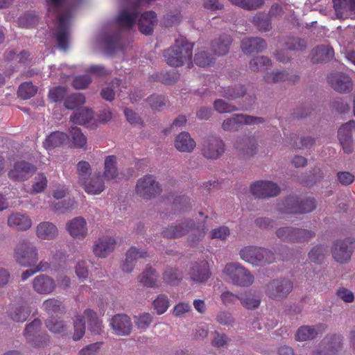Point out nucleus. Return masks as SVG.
Returning a JSON list of instances; mask_svg holds the SVG:
<instances>
[{"label": "nucleus", "mask_w": 355, "mask_h": 355, "mask_svg": "<svg viewBox=\"0 0 355 355\" xmlns=\"http://www.w3.org/2000/svg\"><path fill=\"white\" fill-rule=\"evenodd\" d=\"M8 225L18 231H26L32 226V220L26 214L16 212L10 214L8 218Z\"/></svg>", "instance_id": "cd10ccee"}, {"label": "nucleus", "mask_w": 355, "mask_h": 355, "mask_svg": "<svg viewBox=\"0 0 355 355\" xmlns=\"http://www.w3.org/2000/svg\"><path fill=\"white\" fill-rule=\"evenodd\" d=\"M116 241L113 237L103 236L96 241L94 247V254L101 258L106 257L114 249Z\"/></svg>", "instance_id": "5701e85b"}, {"label": "nucleus", "mask_w": 355, "mask_h": 355, "mask_svg": "<svg viewBox=\"0 0 355 355\" xmlns=\"http://www.w3.org/2000/svg\"><path fill=\"white\" fill-rule=\"evenodd\" d=\"M118 175L116 157L114 155L106 157L103 176L106 180H113Z\"/></svg>", "instance_id": "c03bdc74"}, {"label": "nucleus", "mask_w": 355, "mask_h": 355, "mask_svg": "<svg viewBox=\"0 0 355 355\" xmlns=\"http://www.w3.org/2000/svg\"><path fill=\"white\" fill-rule=\"evenodd\" d=\"M182 277V273L175 268L167 269L163 274L164 280L170 284H178Z\"/></svg>", "instance_id": "052dcab7"}, {"label": "nucleus", "mask_w": 355, "mask_h": 355, "mask_svg": "<svg viewBox=\"0 0 355 355\" xmlns=\"http://www.w3.org/2000/svg\"><path fill=\"white\" fill-rule=\"evenodd\" d=\"M202 154L207 159H216L225 151V144L216 137H209L202 144Z\"/></svg>", "instance_id": "dca6fc26"}, {"label": "nucleus", "mask_w": 355, "mask_h": 355, "mask_svg": "<svg viewBox=\"0 0 355 355\" xmlns=\"http://www.w3.org/2000/svg\"><path fill=\"white\" fill-rule=\"evenodd\" d=\"M135 190L136 193L144 199L155 197L162 192L159 183L152 175H146L139 179Z\"/></svg>", "instance_id": "9d476101"}, {"label": "nucleus", "mask_w": 355, "mask_h": 355, "mask_svg": "<svg viewBox=\"0 0 355 355\" xmlns=\"http://www.w3.org/2000/svg\"><path fill=\"white\" fill-rule=\"evenodd\" d=\"M189 273L191 279L198 283L207 282L211 275L209 263L205 260L193 263Z\"/></svg>", "instance_id": "a878e982"}, {"label": "nucleus", "mask_w": 355, "mask_h": 355, "mask_svg": "<svg viewBox=\"0 0 355 355\" xmlns=\"http://www.w3.org/2000/svg\"><path fill=\"white\" fill-rule=\"evenodd\" d=\"M33 288L38 294L48 295L54 291L56 287L55 280L46 275L36 276L33 280Z\"/></svg>", "instance_id": "412c9836"}, {"label": "nucleus", "mask_w": 355, "mask_h": 355, "mask_svg": "<svg viewBox=\"0 0 355 355\" xmlns=\"http://www.w3.org/2000/svg\"><path fill=\"white\" fill-rule=\"evenodd\" d=\"M283 204L284 207L280 208L281 212L288 214L310 213L316 208V202L313 198H308L299 202L296 197L290 196Z\"/></svg>", "instance_id": "6e6552de"}, {"label": "nucleus", "mask_w": 355, "mask_h": 355, "mask_svg": "<svg viewBox=\"0 0 355 355\" xmlns=\"http://www.w3.org/2000/svg\"><path fill=\"white\" fill-rule=\"evenodd\" d=\"M343 338L340 335L332 334L322 340L323 349L314 350L311 355H334L342 347Z\"/></svg>", "instance_id": "a211bd4d"}, {"label": "nucleus", "mask_w": 355, "mask_h": 355, "mask_svg": "<svg viewBox=\"0 0 355 355\" xmlns=\"http://www.w3.org/2000/svg\"><path fill=\"white\" fill-rule=\"evenodd\" d=\"M31 312L30 307L24 302L10 304L7 310L8 316L17 322H25Z\"/></svg>", "instance_id": "4be33fe9"}, {"label": "nucleus", "mask_w": 355, "mask_h": 355, "mask_svg": "<svg viewBox=\"0 0 355 355\" xmlns=\"http://www.w3.org/2000/svg\"><path fill=\"white\" fill-rule=\"evenodd\" d=\"M193 46V43L189 42L186 37L180 36L175 40L172 46L164 51L166 62L174 67L182 66L185 63L191 65Z\"/></svg>", "instance_id": "f257e3e1"}, {"label": "nucleus", "mask_w": 355, "mask_h": 355, "mask_svg": "<svg viewBox=\"0 0 355 355\" xmlns=\"http://www.w3.org/2000/svg\"><path fill=\"white\" fill-rule=\"evenodd\" d=\"M140 1L132 6L130 10H123L117 17L116 21L121 28L130 30L136 23L139 15Z\"/></svg>", "instance_id": "6ab92c4d"}, {"label": "nucleus", "mask_w": 355, "mask_h": 355, "mask_svg": "<svg viewBox=\"0 0 355 355\" xmlns=\"http://www.w3.org/2000/svg\"><path fill=\"white\" fill-rule=\"evenodd\" d=\"M234 146L242 156H252L256 153L257 149V144L254 137H238Z\"/></svg>", "instance_id": "b1692460"}, {"label": "nucleus", "mask_w": 355, "mask_h": 355, "mask_svg": "<svg viewBox=\"0 0 355 355\" xmlns=\"http://www.w3.org/2000/svg\"><path fill=\"white\" fill-rule=\"evenodd\" d=\"M14 257L19 265L25 267L34 266L39 259L37 248L27 240L19 243Z\"/></svg>", "instance_id": "423d86ee"}, {"label": "nucleus", "mask_w": 355, "mask_h": 355, "mask_svg": "<svg viewBox=\"0 0 355 355\" xmlns=\"http://www.w3.org/2000/svg\"><path fill=\"white\" fill-rule=\"evenodd\" d=\"M214 107L219 113H230L237 110L235 105L230 104L223 99H217L214 101Z\"/></svg>", "instance_id": "e2e57ef3"}, {"label": "nucleus", "mask_w": 355, "mask_h": 355, "mask_svg": "<svg viewBox=\"0 0 355 355\" xmlns=\"http://www.w3.org/2000/svg\"><path fill=\"white\" fill-rule=\"evenodd\" d=\"M86 193L90 195H98L105 189L104 182L100 175L91 178L89 182H82Z\"/></svg>", "instance_id": "a19ab883"}, {"label": "nucleus", "mask_w": 355, "mask_h": 355, "mask_svg": "<svg viewBox=\"0 0 355 355\" xmlns=\"http://www.w3.org/2000/svg\"><path fill=\"white\" fill-rule=\"evenodd\" d=\"M223 272L234 284L239 286H250L254 282V276L251 272L239 263L226 264Z\"/></svg>", "instance_id": "39448f33"}, {"label": "nucleus", "mask_w": 355, "mask_h": 355, "mask_svg": "<svg viewBox=\"0 0 355 355\" xmlns=\"http://www.w3.org/2000/svg\"><path fill=\"white\" fill-rule=\"evenodd\" d=\"M36 234L41 239H52L58 234V229L50 222H42L37 225Z\"/></svg>", "instance_id": "58836bf2"}, {"label": "nucleus", "mask_w": 355, "mask_h": 355, "mask_svg": "<svg viewBox=\"0 0 355 355\" xmlns=\"http://www.w3.org/2000/svg\"><path fill=\"white\" fill-rule=\"evenodd\" d=\"M61 304V302L58 299L49 298L43 302L42 308L49 315L53 316L54 313L60 311Z\"/></svg>", "instance_id": "864d4df0"}, {"label": "nucleus", "mask_w": 355, "mask_h": 355, "mask_svg": "<svg viewBox=\"0 0 355 355\" xmlns=\"http://www.w3.org/2000/svg\"><path fill=\"white\" fill-rule=\"evenodd\" d=\"M334 8L338 17H347L355 14V0H332Z\"/></svg>", "instance_id": "72a5a7b5"}, {"label": "nucleus", "mask_w": 355, "mask_h": 355, "mask_svg": "<svg viewBox=\"0 0 355 355\" xmlns=\"http://www.w3.org/2000/svg\"><path fill=\"white\" fill-rule=\"evenodd\" d=\"M327 82L334 90L340 93H349L353 89L351 78L341 72L330 73L327 76Z\"/></svg>", "instance_id": "f3484780"}, {"label": "nucleus", "mask_w": 355, "mask_h": 355, "mask_svg": "<svg viewBox=\"0 0 355 355\" xmlns=\"http://www.w3.org/2000/svg\"><path fill=\"white\" fill-rule=\"evenodd\" d=\"M67 229L70 235L76 239L83 240L87 234V222L83 217H76L68 223Z\"/></svg>", "instance_id": "bb28decb"}, {"label": "nucleus", "mask_w": 355, "mask_h": 355, "mask_svg": "<svg viewBox=\"0 0 355 355\" xmlns=\"http://www.w3.org/2000/svg\"><path fill=\"white\" fill-rule=\"evenodd\" d=\"M241 259L252 265L259 266L272 263L275 260L274 254L265 248L247 246L240 250Z\"/></svg>", "instance_id": "20e7f679"}, {"label": "nucleus", "mask_w": 355, "mask_h": 355, "mask_svg": "<svg viewBox=\"0 0 355 355\" xmlns=\"http://www.w3.org/2000/svg\"><path fill=\"white\" fill-rule=\"evenodd\" d=\"M153 306L157 314L164 313L169 306L168 298L164 294L159 295L153 302Z\"/></svg>", "instance_id": "4d7b16f0"}, {"label": "nucleus", "mask_w": 355, "mask_h": 355, "mask_svg": "<svg viewBox=\"0 0 355 355\" xmlns=\"http://www.w3.org/2000/svg\"><path fill=\"white\" fill-rule=\"evenodd\" d=\"M147 101L153 110H159L166 105L165 97L161 95H151L147 98Z\"/></svg>", "instance_id": "338daca9"}, {"label": "nucleus", "mask_w": 355, "mask_h": 355, "mask_svg": "<svg viewBox=\"0 0 355 355\" xmlns=\"http://www.w3.org/2000/svg\"><path fill=\"white\" fill-rule=\"evenodd\" d=\"M334 55V51L332 47L327 45H320L311 51L310 56L313 63H320L330 60Z\"/></svg>", "instance_id": "2f4dec72"}, {"label": "nucleus", "mask_w": 355, "mask_h": 355, "mask_svg": "<svg viewBox=\"0 0 355 355\" xmlns=\"http://www.w3.org/2000/svg\"><path fill=\"white\" fill-rule=\"evenodd\" d=\"M69 139L68 135L62 132L56 131L50 134L43 143L46 150H52L63 145Z\"/></svg>", "instance_id": "c9c22d12"}, {"label": "nucleus", "mask_w": 355, "mask_h": 355, "mask_svg": "<svg viewBox=\"0 0 355 355\" xmlns=\"http://www.w3.org/2000/svg\"><path fill=\"white\" fill-rule=\"evenodd\" d=\"M175 147L180 152L191 153L196 147V142L189 132H182L175 138Z\"/></svg>", "instance_id": "473e14b6"}, {"label": "nucleus", "mask_w": 355, "mask_h": 355, "mask_svg": "<svg viewBox=\"0 0 355 355\" xmlns=\"http://www.w3.org/2000/svg\"><path fill=\"white\" fill-rule=\"evenodd\" d=\"M46 1L48 12L58 15L59 25L55 28L58 46L60 49L66 51L69 45V28L71 15L69 12L60 14V10L64 8V0H46Z\"/></svg>", "instance_id": "f03ea898"}, {"label": "nucleus", "mask_w": 355, "mask_h": 355, "mask_svg": "<svg viewBox=\"0 0 355 355\" xmlns=\"http://www.w3.org/2000/svg\"><path fill=\"white\" fill-rule=\"evenodd\" d=\"M250 192L255 198L265 199L277 196L280 189L276 183L271 181L260 180L250 186Z\"/></svg>", "instance_id": "ddd939ff"}, {"label": "nucleus", "mask_w": 355, "mask_h": 355, "mask_svg": "<svg viewBox=\"0 0 355 355\" xmlns=\"http://www.w3.org/2000/svg\"><path fill=\"white\" fill-rule=\"evenodd\" d=\"M355 248V239H347L343 241H338L334 243L332 249V255L338 263L348 261Z\"/></svg>", "instance_id": "2eb2a0df"}, {"label": "nucleus", "mask_w": 355, "mask_h": 355, "mask_svg": "<svg viewBox=\"0 0 355 355\" xmlns=\"http://www.w3.org/2000/svg\"><path fill=\"white\" fill-rule=\"evenodd\" d=\"M110 325L114 333L118 336H128L132 330L131 320L125 314L114 315L111 319Z\"/></svg>", "instance_id": "aec40b11"}, {"label": "nucleus", "mask_w": 355, "mask_h": 355, "mask_svg": "<svg viewBox=\"0 0 355 355\" xmlns=\"http://www.w3.org/2000/svg\"><path fill=\"white\" fill-rule=\"evenodd\" d=\"M232 38L227 34H223L211 44V50L217 55H224L229 51Z\"/></svg>", "instance_id": "4c0bfd02"}, {"label": "nucleus", "mask_w": 355, "mask_h": 355, "mask_svg": "<svg viewBox=\"0 0 355 355\" xmlns=\"http://www.w3.org/2000/svg\"><path fill=\"white\" fill-rule=\"evenodd\" d=\"M72 139V145L76 148H83L87 144V138L77 127L71 128L70 130Z\"/></svg>", "instance_id": "8fccbe9b"}, {"label": "nucleus", "mask_w": 355, "mask_h": 355, "mask_svg": "<svg viewBox=\"0 0 355 355\" xmlns=\"http://www.w3.org/2000/svg\"><path fill=\"white\" fill-rule=\"evenodd\" d=\"M232 3L238 6L245 10H255L260 8L264 3V0H230Z\"/></svg>", "instance_id": "603ef678"}, {"label": "nucleus", "mask_w": 355, "mask_h": 355, "mask_svg": "<svg viewBox=\"0 0 355 355\" xmlns=\"http://www.w3.org/2000/svg\"><path fill=\"white\" fill-rule=\"evenodd\" d=\"M47 178L43 173H39L35 177V183L32 186V193L42 192L47 186Z\"/></svg>", "instance_id": "680f3d73"}, {"label": "nucleus", "mask_w": 355, "mask_h": 355, "mask_svg": "<svg viewBox=\"0 0 355 355\" xmlns=\"http://www.w3.org/2000/svg\"><path fill=\"white\" fill-rule=\"evenodd\" d=\"M216 89L223 97L228 100H235L243 97L246 93L244 86L240 84L228 87L218 85V87H216Z\"/></svg>", "instance_id": "7c9ffc66"}, {"label": "nucleus", "mask_w": 355, "mask_h": 355, "mask_svg": "<svg viewBox=\"0 0 355 355\" xmlns=\"http://www.w3.org/2000/svg\"><path fill=\"white\" fill-rule=\"evenodd\" d=\"M264 121L261 117L252 116L245 114H235L225 119L222 128L225 131H236L243 125H253L261 123Z\"/></svg>", "instance_id": "f8f14e48"}, {"label": "nucleus", "mask_w": 355, "mask_h": 355, "mask_svg": "<svg viewBox=\"0 0 355 355\" xmlns=\"http://www.w3.org/2000/svg\"><path fill=\"white\" fill-rule=\"evenodd\" d=\"M179 73L174 69L167 71L161 72L157 76V79L164 85H173L179 78Z\"/></svg>", "instance_id": "6e6d98bb"}, {"label": "nucleus", "mask_w": 355, "mask_h": 355, "mask_svg": "<svg viewBox=\"0 0 355 355\" xmlns=\"http://www.w3.org/2000/svg\"><path fill=\"white\" fill-rule=\"evenodd\" d=\"M37 92V87L31 82H24L19 86L17 96L23 100H27L34 96Z\"/></svg>", "instance_id": "a18cd8bd"}, {"label": "nucleus", "mask_w": 355, "mask_h": 355, "mask_svg": "<svg viewBox=\"0 0 355 355\" xmlns=\"http://www.w3.org/2000/svg\"><path fill=\"white\" fill-rule=\"evenodd\" d=\"M157 273L150 266H146L143 273L138 277L139 282L144 286L153 288L157 287Z\"/></svg>", "instance_id": "ea45409f"}, {"label": "nucleus", "mask_w": 355, "mask_h": 355, "mask_svg": "<svg viewBox=\"0 0 355 355\" xmlns=\"http://www.w3.org/2000/svg\"><path fill=\"white\" fill-rule=\"evenodd\" d=\"M324 329L322 324H319L317 328L311 326H302L296 332L295 338L299 341H306L315 338L319 331Z\"/></svg>", "instance_id": "e433bc0d"}, {"label": "nucleus", "mask_w": 355, "mask_h": 355, "mask_svg": "<svg viewBox=\"0 0 355 355\" xmlns=\"http://www.w3.org/2000/svg\"><path fill=\"white\" fill-rule=\"evenodd\" d=\"M194 62L199 67L209 66L213 62V58L208 55L205 51H199L195 54Z\"/></svg>", "instance_id": "0e129e2a"}, {"label": "nucleus", "mask_w": 355, "mask_h": 355, "mask_svg": "<svg viewBox=\"0 0 355 355\" xmlns=\"http://www.w3.org/2000/svg\"><path fill=\"white\" fill-rule=\"evenodd\" d=\"M271 66V60L265 56H257L250 62V68L254 71H263Z\"/></svg>", "instance_id": "09e8293b"}, {"label": "nucleus", "mask_w": 355, "mask_h": 355, "mask_svg": "<svg viewBox=\"0 0 355 355\" xmlns=\"http://www.w3.org/2000/svg\"><path fill=\"white\" fill-rule=\"evenodd\" d=\"M299 79L297 75L289 76L288 73L285 71H277L275 73H268L264 76V80L267 83H277L286 80L295 83Z\"/></svg>", "instance_id": "79ce46f5"}, {"label": "nucleus", "mask_w": 355, "mask_h": 355, "mask_svg": "<svg viewBox=\"0 0 355 355\" xmlns=\"http://www.w3.org/2000/svg\"><path fill=\"white\" fill-rule=\"evenodd\" d=\"M46 326L50 331L54 334H62L67 330L64 322L54 316H50L46 320Z\"/></svg>", "instance_id": "de8ad7c7"}, {"label": "nucleus", "mask_w": 355, "mask_h": 355, "mask_svg": "<svg viewBox=\"0 0 355 355\" xmlns=\"http://www.w3.org/2000/svg\"><path fill=\"white\" fill-rule=\"evenodd\" d=\"M85 103V98L82 94H73L67 96L65 100L64 105L66 108L69 110H73L77 107L83 105Z\"/></svg>", "instance_id": "3c124183"}, {"label": "nucleus", "mask_w": 355, "mask_h": 355, "mask_svg": "<svg viewBox=\"0 0 355 355\" xmlns=\"http://www.w3.org/2000/svg\"><path fill=\"white\" fill-rule=\"evenodd\" d=\"M103 345L102 342L89 344L78 352V355H97Z\"/></svg>", "instance_id": "774afa93"}, {"label": "nucleus", "mask_w": 355, "mask_h": 355, "mask_svg": "<svg viewBox=\"0 0 355 355\" xmlns=\"http://www.w3.org/2000/svg\"><path fill=\"white\" fill-rule=\"evenodd\" d=\"M266 46L265 40L260 37L245 38L241 45L243 52L246 54L262 52Z\"/></svg>", "instance_id": "c756f323"}, {"label": "nucleus", "mask_w": 355, "mask_h": 355, "mask_svg": "<svg viewBox=\"0 0 355 355\" xmlns=\"http://www.w3.org/2000/svg\"><path fill=\"white\" fill-rule=\"evenodd\" d=\"M327 252V250L322 246L317 245L311 249L309 253V259L315 263H320Z\"/></svg>", "instance_id": "5fc2aeb1"}, {"label": "nucleus", "mask_w": 355, "mask_h": 355, "mask_svg": "<svg viewBox=\"0 0 355 355\" xmlns=\"http://www.w3.org/2000/svg\"><path fill=\"white\" fill-rule=\"evenodd\" d=\"M276 234L282 241L291 243L308 242L315 236V233L311 230L293 227L279 228Z\"/></svg>", "instance_id": "1a4fd4ad"}, {"label": "nucleus", "mask_w": 355, "mask_h": 355, "mask_svg": "<svg viewBox=\"0 0 355 355\" xmlns=\"http://www.w3.org/2000/svg\"><path fill=\"white\" fill-rule=\"evenodd\" d=\"M67 93L66 87L58 86L50 89L49 96L53 102H60L64 99Z\"/></svg>", "instance_id": "69168bd1"}, {"label": "nucleus", "mask_w": 355, "mask_h": 355, "mask_svg": "<svg viewBox=\"0 0 355 355\" xmlns=\"http://www.w3.org/2000/svg\"><path fill=\"white\" fill-rule=\"evenodd\" d=\"M42 322L35 319L28 324L24 330V336L28 343L37 348H44L49 343V337L46 332L42 331Z\"/></svg>", "instance_id": "0eeeda50"}, {"label": "nucleus", "mask_w": 355, "mask_h": 355, "mask_svg": "<svg viewBox=\"0 0 355 355\" xmlns=\"http://www.w3.org/2000/svg\"><path fill=\"white\" fill-rule=\"evenodd\" d=\"M147 257V252H140L135 247H132L126 253L125 262L122 265V270L125 272H131L135 267V263L137 259Z\"/></svg>", "instance_id": "f704fd0d"}, {"label": "nucleus", "mask_w": 355, "mask_h": 355, "mask_svg": "<svg viewBox=\"0 0 355 355\" xmlns=\"http://www.w3.org/2000/svg\"><path fill=\"white\" fill-rule=\"evenodd\" d=\"M36 168L32 164L24 161H17L8 171V178L17 182H24L30 178L35 172Z\"/></svg>", "instance_id": "4468645a"}, {"label": "nucleus", "mask_w": 355, "mask_h": 355, "mask_svg": "<svg viewBox=\"0 0 355 355\" xmlns=\"http://www.w3.org/2000/svg\"><path fill=\"white\" fill-rule=\"evenodd\" d=\"M87 319L89 330L94 334H100L103 329L102 321L98 318L96 312L90 309H86L83 315H78L73 321L74 333L73 340H80L85 333V321Z\"/></svg>", "instance_id": "7ed1b4c3"}, {"label": "nucleus", "mask_w": 355, "mask_h": 355, "mask_svg": "<svg viewBox=\"0 0 355 355\" xmlns=\"http://www.w3.org/2000/svg\"><path fill=\"white\" fill-rule=\"evenodd\" d=\"M94 116L92 110L89 108H83L73 112L70 119L73 123L83 125L89 123Z\"/></svg>", "instance_id": "37998d69"}, {"label": "nucleus", "mask_w": 355, "mask_h": 355, "mask_svg": "<svg viewBox=\"0 0 355 355\" xmlns=\"http://www.w3.org/2000/svg\"><path fill=\"white\" fill-rule=\"evenodd\" d=\"M157 19L156 13L153 11H146L144 12L138 21V28L139 31L149 35L153 33V26L157 24Z\"/></svg>", "instance_id": "c85d7f7f"}, {"label": "nucleus", "mask_w": 355, "mask_h": 355, "mask_svg": "<svg viewBox=\"0 0 355 355\" xmlns=\"http://www.w3.org/2000/svg\"><path fill=\"white\" fill-rule=\"evenodd\" d=\"M77 171L79 175V182H85L92 173L91 166L89 162L80 161L77 164Z\"/></svg>", "instance_id": "bf43d9fd"}, {"label": "nucleus", "mask_w": 355, "mask_h": 355, "mask_svg": "<svg viewBox=\"0 0 355 355\" xmlns=\"http://www.w3.org/2000/svg\"><path fill=\"white\" fill-rule=\"evenodd\" d=\"M286 48L291 51L304 50L306 47V42L299 37H288L286 42Z\"/></svg>", "instance_id": "13d9d810"}, {"label": "nucleus", "mask_w": 355, "mask_h": 355, "mask_svg": "<svg viewBox=\"0 0 355 355\" xmlns=\"http://www.w3.org/2000/svg\"><path fill=\"white\" fill-rule=\"evenodd\" d=\"M104 44L106 51L112 54L118 50H123L120 44V35L119 34L107 35L104 37Z\"/></svg>", "instance_id": "49530a36"}, {"label": "nucleus", "mask_w": 355, "mask_h": 355, "mask_svg": "<svg viewBox=\"0 0 355 355\" xmlns=\"http://www.w3.org/2000/svg\"><path fill=\"white\" fill-rule=\"evenodd\" d=\"M193 226L192 220H184L183 222L168 226L162 232V234L164 237L168 239L182 237L188 233Z\"/></svg>", "instance_id": "393cba45"}, {"label": "nucleus", "mask_w": 355, "mask_h": 355, "mask_svg": "<svg viewBox=\"0 0 355 355\" xmlns=\"http://www.w3.org/2000/svg\"><path fill=\"white\" fill-rule=\"evenodd\" d=\"M293 287V282L289 279H273L267 285L266 294L272 300H282L291 293Z\"/></svg>", "instance_id": "9b49d317"}]
</instances>
